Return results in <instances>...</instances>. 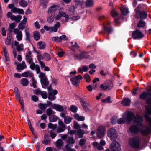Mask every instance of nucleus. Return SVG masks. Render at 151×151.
Masks as SVG:
<instances>
[{"instance_id":"nucleus-42","label":"nucleus","mask_w":151,"mask_h":151,"mask_svg":"<svg viewBox=\"0 0 151 151\" xmlns=\"http://www.w3.org/2000/svg\"><path fill=\"white\" fill-rule=\"evenodd\" d=\"M122 14L124 15H126L129 12L128 9L127 8L123 7L121 9Z\"/></svg>"},{"instance_id":"nucleus-54","label":"nucleus","mask_w":151,"mask_h":151,"mask_svg":"<svg viewBox=\"0 0 151 151\" xmlns=\"http://www.w3.org/2000/svg\"><path fill=\"white\" fill-rule=\"evenodd\" d=\"M70 146H70L68 145H66L65 146L66 150H65L64 151H75V150L70 148Z\"/></svg>"},{"instance_id":"nucleus-23","label":"nucleus","mask_w":151,"mask_h":151,"mask_svg":"<svg viewBox=\"0 0 151 151\" xmlns=\"http://www.w3.org/2000/svg\"><path fill=\"white\" fill-rule=\"evenodd\" d=\"M84 132L83 131L80 129H78L75 134L76 138H80L83 137Z\"/></svg>"},{"instance_id":"nucleus-58","label":"nucleus","mask_w":151,"mask_h":151,"mask_svg":"<svg viewBox=\"0 0 151 151\" xmlns=\"http://www.w3.org/2000/svg\"><path fill=\"white\" fill-rule=\"evenodd\" d=\"M27 123L28 124L29 126V127L30 129V130L32 132V133L33 134H34V132H33V129L32 127V126L31 125V122H30V121L29 120H27Z\"/></svg>"},{"instance_id":"nucleus-52","label":"nucleus","mask_w":151,"mask_h":151,"mask_svg":"<svg viewBox=\"0 0 151 151\" xmlns=\"http://www.w3.org/2000/svg\"><path fill=\"white\" fill-rule=\"evenodd\" d=\"M54 14H52V15H51L47 18V22H48L50 23L53 22L54 20Z\"/></svg>"},{"instance_id":"nucleus-32","label":"nucleus","mask_w":151,"mask_h":151,"mask_svg":"<svg viewBox=\"0 0 151 151\" xmlns=\"http://www.w3.org/2000/svg\"><path fill=\"white\" fill-rule=\"evenodd\" d=\"M33 34L34 40L36 41L40 39V37L39 32L37 31H35L33 32Z\"/></svg>"},{"instance_id":"nucleus-20","label":"nucleus","mask_w":151,"mask_h":151,"mask_svg":"<svg viewBox=\"0 0 151 151\" xmlns=\"http://www.w3.org/2000/svg\"><path fill=\"white\" fill-rule=\"evenodd\" d=\"M135 10L136 11L137 14L140 15V17L141 19H144L146 18L147 14L144 11L141 12L139 10H138L137 9H135Z\"/></svg>"},{"instance_id":"nucleus-49","label":"nucleus","mask_w":151,"mask_h":151,"mask_svg":"<svg viewBox=\"0 0 151 151\" xmlns=\"http://www.w3.org/2000/svg\"><path fill=\"white\" fill-rule=\"evenodd\" d=\"M13 32L16 35L22 34V32L17 28L14 29L13 30Z\"/></svg>"},{"instance_id":"nucleus-38","label":"nucleus","mask_w":151,"mask_h":151,"mask_svg":"<svg viewBox=\"0 0 151 151\" xmlns=\"http://www.w3.org/2000/svg\"><path fill=\"white\" fill-rule=\"evenodd\" d=\"M40 108L42 110H44L48 107L47 104L46 103H40L39 104Z\"/></svg>"},{"instance_id":"nucleus-6","label":"nucleus","mask_w":151,"mask_h":151,"mask_svg":"<svg viewBox=\"0 0 151 151\" xmlns=\"http://www.w3.org/2000/svg\"><path fill=\"white\" fill-rule=\"evenodd\" d=\"M40 78V82L43 88H45L49 83L48 81L45 76V74L42 72H40L38 76Z\"/></svg>"},{"instance_id":"nucleus-46","label":"nucleus","mask_w":151,"mask_h":151,"mask_svg":"<svg viewBox=\"0 0 151 151\" xmlns=\"http://www.w3.org/2000/svg\"><path fill=\"white\" fill-rule=\"evenodd\" d=\"M145 24V22L142 20H140L137 23V26L139 27H143Z\"/></svg>"},{"instance_id":"nucleus-63","label":"nucleus","mask_w":151,"mask_h":151,"mask_svg":"<svg viewBox=\"0 0 151 151\" xmlns=\"http://www.w3.org/2000/svg\"><path fill=\"white\" fill-rule=\"evenodd\" d=\"M25 25L23 23L21 22L18 25V28L21 30H23L24 28Z\"/></svg>"},{"instance_id":"nucleus-22","label":"nucleus","mask_w":151,"mask_h":151,"mask_svg":"<svg viewBox=\"0 0 151 151\" xmlns=\"http://www.w3.org/2000/svg\"><path fill=\"white\" fill-rule=\"evenodd\" d=\"M58 6L57 5H53L49 8L47 12L48 13L52 14L56 12V11L58 9Z\"/></svg>"},{"instance_id":"nucleus-41","label":"nucleus","mask_w":151,"mask_h":151,"mask_svg":"<svg viewBox=\"0 0 151 151\" xmlns=\"http://www.w3.org/2000/svg\"><path fill=\"white\" fill-rule=\"evenodd\" d=\"M49 119L50 121L51 122H55L57 120V116L55 115L50 116Z\"/></svg>"},{"instance_id":"nucleus-26","label":"nucleus","mask_w":151,"mask_h":151,"mask_svg":"<svg viewBox=\"0 0 151 151\" xmlns=\"http://www.w3.org/2000/svg\"><path fill=\"white\" fill-rule=\"evenodd\" d=\"M3 52L5 61H9L10 59L9 54L6 47H4Z\"/></svg>"},{"instance_id":"nucleus-57","label":"nucleus","mask_w":151,"mask_h":151,"mask_svg":"<svg viewBox=\"0 0 151 151\" xmlns=\"http://www.w3.org/2000/svg\"><path fill=\"white\" fill-rule=\"evenodd\" d=\"M81 104L82 106L83 107V108L86 111H89L88 108L86 106V104L84 101H81Z\"/></svg>"},{"instance_id":"nucleus-47","label":"nucleus","mask_w":151,"mask_h":151,"mask_svg":"<svg viewBox=\"0 0 151 151\" xmlns=\"http://www.w3.org/2000/svg\"><path fill=\"white\" fill-rule=\"evenodd\" d=\"M78 110V108L76 106L74 105H71L70 108V110L71 111L73 112H76Z\"/></svg>"},{"instance_id":"nucleus-36","label":"nucleus","mask_w":151,"mask_h":151,"mask_svg":"<svg viewBox=\"0 0 151 151\" xmlns=\"http://www.w3.org/2000/svg\"><path fill=\"white\" fill-rule=\"evenodd\" d=\"M23 77H31L32 76V73L30 71L25 72L23 73L22 75Z\"/></svg>"},{"instance_id":"nucleus-9","label":"nucleus","mask_w":151,"mask_h":151,"mask_svg":"<svg viewBox=\"0 0 151 151\" xmlns=\"http://www.w3.org/2000/svg\"><path fill=\"white\" fill-rule=\"evenodd\" d=\"M8 7L11 9V11L13 13H18L21 14H24V11L22 9L18 8L15 7L14 5L13 4H9Z\"/></svg>"},{"instance_id":"nucleus-62","label":"nucleus","mask_w":151,"mask_h":151,"mask_svg":"<svg viewBox=\"0 0 151 151\" xmlns=\"http://www.w3.org/2000/svg\"><path fill=\"white\" fill-rule=\"evenodd\" d=\"M22 17L21 16L18 15L16 16V18L15 20V21L17 22H19L21 19Z\"/></svg>"},{"instance_id":"nucleus-48","label":"nucleus","mask_w":151,"mask_h":151,"mask_svg":"<svg viewBox=\"0 0 151 151\" xmlns=\"http://www.w3.org/2000/svg\"><path fill=\"white\" fill-rule=\"evenodd\" d=\"M103 28L104 31L108 33H111L112 31V29L111 28L109 27V28L107 27H106L104 25L103 26Z\"/></svg>"},{"instance_id":"nucleus-45","label":"nucleus","mask_w":151,"mask_h":151,"mask_svg":"<svg viewBox=\"0 0 151 151\" xmlns=\"http://www.w3.org/2000/svg\"><path fill=\"white\" fill-rule=\"evenodd\" d=\"M19 5L22 6L23 7H26L27 4V3L26 1L24 0H21L19 3Z\"/></svg>"},{"instance_id":"nucleus-59","label":"nucleus","mask_w":151,"mask_h":151,"mask_svg":"<svg viewBox=\"0 0 151 151\" xmlns=\"http://www.w3.org/2000/svg\"><path fill=\"white\" fill-rule=\"evenodd\" d=\"M11 42V37L10 36H7V38L5 41V43L7 45H9L10 44Z\"/></svg>"},{"instance_id":"nucleus-10","label":"nucleus","mask_w":151,"mask_h":151,"mask_svg":"<svg viewBox=\"0 0 151 151\" xmlns=\"http://www.w3.org/2000/svg\"><path fill=\"white\" fill-rule=\"evenodd\" d=\"M105 127L102 126H99L96 132L97 137L100 138L102 137L105 135Z\"/></svg>"},{"instance_id":"nucleus-11","label":"nucleus","mask_w":151,"mask_h":151,"mask_svg":"<svg viewBox=\"0 0 151 151\" xmlns=\"http://www.w3.org/2000/svg\"><path fill=\"white\" fill-rule=\"evenodd\" d=\"M89 56L88 53L86 52H83L80 54L75 55H74V58L76 60H81L84 58H88Z\"/></svg>"},{"instance_id":"nucleus-33","label":"nucleus","mask_w":151,"mask_h":151,"mask_svg":"<svg viewBox=\"0 0 151 151\" xmlns=\"http://www.w3.org/2000/svg\"><path fill=\"white\" fill-rule=\"evenodd\" d=\"M75 118L78 121H83L85 120V117L83 116H80L78 114H74Z\"/></svg>"},{"instance_id":"nucleus-51","label":"nucleus","mask_w":151,"mask_h":151,"mask_svg":"<svg viewBox=\"0 0 151 151\" xmlns=\"http://www.w3.org/2000/svg\"><path fill=\"white\" fill-rule=\"evenodd\" d=\"M43 58L47 61L50 60V55L47 53H45L44 54Z\"/></svg>"},{"instance_id":"nucleus-40","label":"nucleus","mask_w":151,"mask_h":151,"mask_svg":"<svg viewBox=\"0 0 151 151\" xmlns=\"http://www.w3.org/2000/svg\"><path fill=\"white\" fill-rule=\"evenodd\" d=\"M75 142V140L72 137H69L67 141V144L69 146H70L71 144H73Z\"/></svg>"},{"instance_id":"nucleus-21","label":"nucleus","mask_w":151,"mask_h":151,"mask_svg":"<svg viewBox=\"0 0 151 151\" xmlns=\"http://www.w3.org/2000/svg\"><path fill=\"white\" fill-rule=\"evenodd\" d=\"M14 45L16 46V49L18 52L22 51L24 50V45L23 44L18 45L19 42L17 41L14 42Z\"/></svg>"},{"instance_id":"nucleus-60","label":"nucleus","mask_w":151,"mask_h":151,"mask_svg":"<svg viewBox=\"0 0 151 151\" xmlns=\"http://www.w3.org/2000/svg\"><path fill=\"white\" fill-rule=\"evenodd\" d=\"M50 135L52 139L54 138L56 136L57 134L52 131L50 132Z\"/></svg>"},{"instance_id":"nucleus-7","label":"nucleus","mask_w":151,"mask_h":151,"mask_svg":"<svg viewBox=\"0 0 151 151\" xmlns=\"http://www.w3.org/2000/svg\"><path fill=\"white\" fill-rule=\"evenodd\" d=\"M107 134L108 137L113 141L115 140L117 137V133L114 128H110L107 131Z\"/></svg>"},{"instance_id":"nucleus-5","label":"nucleus","mask_w":151,"mask_h":151,"mask_svg":"<svg viewBox=\"0 0 151 151\" xmlns=\"http://www.w3.org/2000/svg\"><path fill=\"white\" fill-rule=\"evenodd\" d=\"M52 108L56 110L57 111L61 112L60 113V115L62 117H64L67 114V112L66 111V107H63L60 105L53 104L52 106Z\"/></svg>"},{"instance_id":"nucleus-56","label":"nucleus","mask_w":151,"mask_h":151,"mask_svg":"<svg viewBox=\"0 0 151 151\" xmlns=\"http://www.w3.org/2000/svg\"><path fill=\"white\" fill-rule=\"evenodd\" d=\"M46 113L48 115L51 116V114L53 113V111L50 108H48L46 110Z\"/></svg>"},{"instance_id":"nucleus-64","label":"nucleus","mask_w":151,"mask_h":151,"mask_svg":"<svg viewBox=\"0 0 151 151\" xmlns=\"http://www.w3.org/2000/svg\"><path fill=\"white\" fill-rule=\"evenodd\" d=\"M84 78L86 80L87 82H89L91 80L89 75L87 73L85 74Z\"/></svg>"},{"instance_id":"nucleus-43","label":"nucleus","mask_w":151,"mask_h":151,"mask_svg":"<svg viewBox=\"0 0 151 151\" xmlns=\"http://www.w3.org/2000/svg\"><path fill=\"white\" fill-rule=\"evenodd\" d=\"M62 142L60 139H58L56 142V146L58 148H60L62 146Z\"/></svg>"},{"instance_id":"nucleus-35","label":"nucleus","mask_w":151,"mask_h":151,"mask_svg":"<svg viewBox=\"0 0 151 151\" xmlns=\"http://www.w3.org/2000/svg\"><path fill=\"white\" fill-rule=\"evenodd\" d=\"M66 115L63 117L64 118V121L66 124H69L71 122L72 118L69 116H67Z\"/></svg>"},{"instance_id":"nucleus-14","label":"nucleus","mask_w":151,"mask_h":151,"mask_svg":"<svg viewBox=\"0 0 151 151\" xmlns=\"http://www.w3.org/2000/svg\"><path fill=\"white\" fill-rule=\"evenodd\" d=\"M132 36L134 39H139L143 37L144 35L139 30H137L133 32Z\"/></svg>"},{"instance_id":"nucleus-61","label":"nucleus","mask_w":151,"mask_h":151,"mask_svg":"<svg viewBox=\"0 0 151 151\" xmlns=\"http://www.w3.org/2000/svg\"><path fill=\"white\" fill-rule=\"evenodd\" d=\"M41 95L42 98L46 99L47 97V93L45 91H42Z\"/></svg>"},{"instance_id":"nucleus-17","label":"nucleus","mask_w":151,"mask_h":151,"mask_svg":"<svg viewBox=\"0 0 151 151\" xmlns=\"http://www.w3.org/2000/svg\"><path fill=\"white\" fill-rule=\"evenodd\" d=\"M59 14L55 17V19L58 20L59 19L62 17H64L66 20H67L69 18V16L66 15L65 13L61 11L59 12Z\"/></svg>"},{"instance_id":"nucleus-29","label":"nucleus","mask_w":151,"mask_h":151,"mask_svg":"<svg viewBox=\"0 0 151 151\" xmlns=\"http://www.w3.org/2000/svg\"><path fill=\"white\" fill-rule=\"evenodd\" d=\"M93 145L94 147L100 150H102L103 148L101 146L100 144L97 142H94L93 143Z\"/></svg>"},{"instance_id":"nucleus-24","label":"nucleus","mask_w":151,"mask_h":151,"mask_svg":"<svg viewBox=\"0 0 151 151\" xmlns=\"http://www.w3.org/2000/svg\"><path fill=\"white\" fill-rule=\"evenodd\" d=\"M37 47L40 49H44L45 48L46 44L44 42L40 41L37 45Z\"/></svg>"},{"instance_id":"nucleus-2","label":"nucleus","mask_w":151,"mask_h":151,"mask_svg":"<svg viewBox=\"0 0 151 151\" xmlns=\"http://www.w3.org/2000/svg\"><path fill=\"white\" fill-rule=\"evenodd\" d=\"M122 116L123 118H120L118 119V124H123L125 122L130 123L132 121L133 117H135V115L131 111H127L123 114Z\"/></svg>"},{"instance_id":"nucleus-16","label":"nucleus","mask_w":151,"mask_h":151,"mask_svg":"<svg viewBox=\"0 0 151 151\" xmlns=\"http://www.w3.org/2000/svg\"><path fill=\"white\" fill-rule=\"evenodd\" d=\"M29 64L30 65V67L31 70H35L37 74L40 73V66L39 65L35 64L33 62Z\"/></svg>"},{"instance_id":"nucleus-4","label":"nucleus","mask_w":151,"mask_h":151,"mask_svg":"<svg viewBox=\"0 0 151 151\" xmlns=\"http://www.w3.org/2000/svg\"><path fill=\"white\" fill-rule=\"evenodd\" d=\"M148 92L149 93L143 92L140 95L139 97L142 99L145 100L147 104L151 105V87Z\"/></svg>"},{"instance_id":"nucleus-34","label":"nucleus","mask_w":151,"mask_h":151,"mask_svg":"<svg viewBox=\"0 0 151 151\" xmlns=\"http://www.w3.org/2000/svg\"><path fill=\"white\" fill-rule=\"evenodd\" d=\"M20 83L22 86H26L28 84L29 81L27 79L23 78L21 80Z\"/></svg>"},{"instance_id":"nucleus-12","label":"nucleus","mask_w":151,"mask_h":151,"mask_svg":"<svg viewBox=\"0 0 151 151\" xmlns=\"http://www.w3.org/2000/svg\"><path fill=\"white\" fill-rule=\"evenodd\" d=\"M110 147L113 151H120L121 150L120 145L117 141H115L111 143Z\"/></svg>"},{"instance_id":"nucleus-15","label":"nucleus","mask_w":151,"mask_h":151,"mask_svg":"<svg viewBox=\"0 0 151 151\" xmlns=\"http://www.w3.org/2000/svg\"><path fill=\"white\" fill-rule=\"evenodd\" d=\"M82 79V77L80 75L76 76V77L70 78V80L73 84L74 85H77L80 82V80Z\"/></svg>"},{"instance_id":"nucleus-8","label":"nucleus","mask_w":151,"mask_h":151,"mask_svg":"<svg viewBox=\"0 0 151 151\" xmlns=\"http://www.w3.org/2000/svg\"><path fill=\"white\" fill-rule=\"evenodd\" d=\"M113 86V84L111 82L107 81L105 82L104 84L100 85V87L102 90L107 91L111 89Z\"/></svg>"},{"instance_id":"nucleus-1","label":"nucleus","mask_w":151,"mask_h":151,"mask_svg":"<svg viewBox=\"0 0 151 151\" xmlns=\"http://www.w3.org/2000/svg\"><path fill=\"white\" fill-rule=\"evenodd\" d=\"M145 118L146 120L149 123L150 126L149 127L144 125L142 122L143 119L138 114L135 115V117H133L132 121L135 123H137L136 125H132L129 128V131L133 134H138L140 132L142 135H146L150 134L151 132V118L147 115H145Z\"/></svg>"},{"instance_id":"nucleus-55","label":"nucleus","mask_w":151,"mask_h":151,"mask_svg":"<svg viewBox=\"0 0 151 151\" xmlns=\"http://www.w3.org/2000/svg\"><path fill=\"white\" fill-rule=\"evenodd\" d=\"M145 110L148 114H151V107L149 106H147L145 107Z\"/></svg>"},{"instance_id":"nucleus-30","label":"nucleus","mask_w":151,"mask_h":151,"mask_svg":"<svg viewBox=\"0 0 151 151\" xmlns=\"http://www.w3.org/2000/svg\"><path fill=\"white\" fill-rule=\"evenodd\" d=\"M88 70V68L87 66L83 65L78 68V71L81 73H83V72H87Z\"/></svg>"},{"instance_id":"nucleus-19","label":"nucleus","mask_w":151,"mask_h":151,"mask_svg":"<svg viewBox=\"0 0 151 151\" xmlns=\"http://www.w3.org/2000/svg\"><path fill=\"white\" fill-rule=\"evenodd\" d=\"M32 53L30 51H28L26 55V60L27 62L29 63H31L33 62V60L31 55Z\"/></svg>"},{"instance_id":"nucleus-27","label":"nucleus","mask_w":151,"mask_h":151,"mask_svg":"<svg viewBox=\"0 0 151 151\" xmlns=\"http://www.w3.org/2000/svg\"><path fill=\"white\" fill-rule=\"evenodd\" d=\"M130 100L129 98L123 99L122 101V105L125 106H128L130 104Z\"/></svg>"},{"instance_id":"nucleus-13","label":"nucleus","mask_w":151,"mask_h":151,"mask_svg":"<svg viewBox=\"0 0 151 151\" xmlns=\"http://www.w3.org/2000/svg\"><path fill=\"white\" fill-rule=\"evenodd\" d=\"M58 126L56 129V132L58 133H61L64 131L66 129L65 125L62 121H58Z\"/></svg>"},{"instance_id":"nucleus-39","label":"nucleus","mask_w":151,"mask_h":151,"mask_svg":"<svg viewBox=\"0 0 151 151\" xmlns=\"http://www.w3.org/2000/svg\"><path fill=\"white\" fill-rule=\"evenodd\" d=\"M25 32L26 37V40L29 41L30 40L31 38L30 32L28 30L26 29L25 31Z\"/></svg>"},{"instance_id":"nucleus-31","label":"nucleus","mask_w":151,"mask_h":151,"mask_svg":"<svg viewBox=\"0 0 151 151\" xmlns=\"http://www.w3.org/2000/svg\"><path fill=\"white\" fill-rule=\"evenodd\" d=\"M86 142V140L84 139H81L79 142V144L82 147L83 149H86V146H84Z\"/></svg>"},{"instance_id":"nucleus-3","label":"nucleus","mask_w":151,"mask_h":151,"mask_svg":"<svg viewBox=\"0 0 151 151\" xmlns=\"http://www.w3.org/2000/svg\"><path fill=\"white\" fill-rule=\"evenodd\" d=\"M141 142V139L139 137L136 136L129 139V145L131 147L137 149L139 147Z\"/></svg>"},{"instance_id":"nucleus-44","label":"nucleus","mask_w":151,"mask_h":151,"mask_svg":"<svg viewBox=\"0 0 151 151\" xmlns=\"http://www.w3.org/2000/svg\"><path fill=\"white\" fill-rule=\"evenodd\" d=\"M52 40L54 41L57 42H60L62 41L61 37H54L52 38Z\"/></svg>"},{"instance_id":"nucleus-53","label":"nucleus","mask_w":151,"mask_h":151,"mask_svg":"<svg viewBox=\"0 0 151 151\" xmlns=\"http://www.w3.org/2000/svg\"><path fill=\"white\" fill-rule=\"evenodd\" d=\"M111 14L112 16L114 18L117 17L119 15L114 10H112L111 11Z\"/></svg>"},{"instance_id":"nucleus-28","label":"nucleus","mask_w":151,"mask_h":151,"mask_svg":"<svg viewBox=\"0 0 151 151\" xmlns=\"http://www.w3.org/2000/svg\"><path fill=\"white\" fill-rule=\"evenodd\" d=\"M60 26V24L59 22H57L56 24L53 26L51 27V31L56 32L57 31L58 29L59 28Z\"/></svg>"},{"instance_id":"nucleus-37","label":"nucleus","mask_w":151,"mask_h":151,"mask_svg":"<svg viewBox=\"0 0 151 151\" xmlns=\"http://www.w3.org/2000/svg\"><path fill=\"white\" fill-rule=\"evenodd\" d=\"M94 2L93 0H87L86 3V5L88 7H91L93 5Z\"/></svg>"},{"instance_id":"nucleus-25","label":"nucleus","mask_w":151,"mask_h":151,"mask_svg":"<svg viewBox=\"0 0 151 151\" xmlns=\"http://www.w3.org/2000/svg\"><path fill=\"white\" fill-rule=\"evenodd\" d=\"M27 67L24 61H23L22 63L17 65V69L18 70H21L26 68Z\"/></svg>"},{"instance_id":"nucleus-18","label":"nucleus","mask_w":151,"mask_h":151,"mask_svg":"<svg viewBox=\"0 0 151 151\" xmlns=\"http://www.w3.org/2000/svg\"><path fill=\"white\" fill-rule=\"evenodd\" d=\"M57 94V91L56 90H54L52 92H50L49 93V96L48 99L49 100L52 101L55 100L56 99V97L55 95Z\"/></svg>"},{"instance_id":"nucleus-50","label":"nucleus","mask_w":151,"mask_h":151,"mask_svg":"<svg viewBox=\"0 0 151 151\" xmlns=\"http://www.w3.org/2000/svg\"><path fill=\"white\" fill-rule=\"evenodd\" d=\"M48 127L49 128H51L53 130L55 129L57 127V125L53 124L51 123H50L49 124Z\"/></svg>"}]
</instances>
